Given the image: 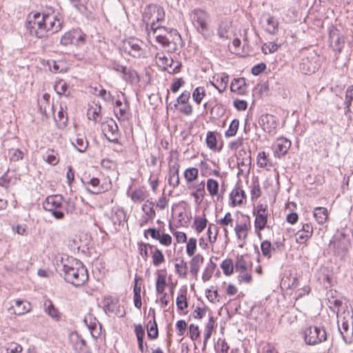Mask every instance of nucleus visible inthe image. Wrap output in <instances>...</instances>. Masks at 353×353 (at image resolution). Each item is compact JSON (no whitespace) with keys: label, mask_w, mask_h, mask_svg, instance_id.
Instances as JSON below:
<instances>
[{"label":"nucleus","mask_w":353,"mask_h":353,"mask_svg":"<svg viewBox=\"0 0 353 353\" xmlns=\"http://www.w3.org/2000/svg\"><path fill=\"white\" fill-rule=\"evenodd\" d=\"M101 108L99 104L93 103L90 105V107L87 112L88 118L90 120H92L95 122L98 121L100 118Z\"/></svg>","instance_id":"nucleus-34"},{"label":"nucleus","mask_w":353,"mask_h":353,"mask_svg":"<svg viewBox=\"0 0 353 353\" xmlns=\"http://www.w3.org/2000/svg\"><path fill=\"white\" fill-rule=\"evenodd\" d=\"M141 279L139 276H138L137 275H135L134 286V290H133V291H134V306L138 309H140L142 305L141 296V285H138V281Z\"/></svg>","instance_id":"nucleus-31"},{"label":"nucleus","mask_w":353,"mask_h":353,"mask_svg":"<svg viewBox=\"0 0 353 353\" xmlns=\"http://www.w3.org/2000/svg\"><path fill=\"white\" fill-rule=\"evenodd\" d=\"M239 121L238 119H233L230 123L228 129L225 132V137H232L236 135L239 129Z\"/></svg>","instance_id":"nucleus-49"},{"label":"nucleus","mask_w":353,"mask_h":353,"mask_svg":"<svg viewBox=\"0 0 353 353\" xmlns=\"http://www.w3.org/2000/svg\"><path fill=\"white\" fill-rule=\"evenodd\" d=\"M215 268L216 264L214 263L212 261H210V263L207 265L202 275V279L204 282H206L210 279Z\"/></svg>","instance_id":"nucleus-50"},{"label":"nucleus","mask_w":353,"mask_h":353,"mask_svg":"<svg viewBox=\"0 0 353 353\" xmlns=\"http://www.w3.org/2000/svg\"><path fill=\"white\" fill-rule=\"evenodd\" d=\"M54 90L59 95H67L68 85L65 81L59 80L54 85Z\"/></svg>","instance_id":"nucleus-52"},{"label":"nucleus","mask_w":353,"mask_h":353,"mask_svg":"<svg viewBox=\"0 0 353 353\" xmlns=\"http://www.w3.org/2000/svg\"><path fill=\"white\" fill-rule=\"evenodd\" d=\"M329 39L330 46L333 50L338 54L341 53L345 45L343 36L340 34L337 29L333 28L330 30Z\"/></svg>","instance_id":"nucleus-11"},{"label":"nucleus","mask_w":353,"mask_h":353,"mask_svg":"<svg viewBox=\"0 0 353 353\" xmlns=\"http://www.w3.org/2000/svg\"><path fill=\"white\" fill-rule=\"evenodd\" d=\"M217 224H219L224 230L225 234L227 235L228 231L227 227L228 225L232 226L233 219L230 212H227L223 219L216 221Z\"/></svg>","instance_id":"nucleus-41"},{"label":"nucleus","mask_w":353,"mask_h":353,"mask_svg":"<svg viewBox=\"0 0 353 353\" xmlns=\"http://www.w3.org/2000/svg\"><path fill=\"white\" fill-rule=\"evenodd\" d=\"M190 97V92L185 90L176 99V103L174 104V108H171L176 109L179 104L188 103Z\"/></svg>","instance_id":"nucleus-57"},{"label":"nucleus","mask_w":353,"mask_h":353,"mask_svg":"<svg viewBox=\"0 0 353 353\" xmlns=\"http://www.w3.org/2000/svg\"><path fill=\"white\" fill-rule=\"evenodd\" d=\"M146 30L148 36H152L154 39H157L159 34L163 36L165 34H170V30L164 26H158L156 23H152L148 26H146Z\"/></svg>","instance_id":"nucleus-22"},{"label":"nucleus","mask_w":353,"mask_h":353,"mask_svg":"<svg viewBox=\"0 0 353 353\" xmlns=\"http://www.w3.org/2000/svg\"><path fill=\"white\" fill-rule=\"evenodd\" d=\"M218 228L216 225L213 223L209 224L208 228V240L210 243H214L216 240L217 235H218Z\"/></svg>","instance_id":"nucleus-53"},{"label":"nucleus","mask_w":353,"mask_h":353,"mask_svg":"<svg viewBox=\"0 0 353 353\" xmlns=\"http://www.w3.org/2000/svg\"><path fill=\"white\" fill-rule=\"evenodd\" d=\"M206 187L211 196L216 197L217 201L222 198L221 194L219 193V185L217 181L213 179H208L207 180Z\"/></svg>","instance_id":"nucleus-28"},{"label":"nucleus","mask_w":353,"mask_h":353,"mask_svg":"<svg viewBox=\"0 0 353 353\" xmlns=\"http://www.w3.org/2000/svg\"><path fill=\"white\" fill-rule=\"evenodd\" d=\"M165 275L158 272L156 282V290L157 293H163L166 285Z\"/></svg>","instance_id":"nucleus-47"},{"label":"nucleus","mask_w":353,"mask_h":353,"mask_svg":"<svg viewBox=\"0 0 353 353\" xmlns=\"http://www.w3.org/2000/svg\"><path fill=\"white\" fill-rule=\"evenodd\" d=\"M234 270L239 274H243L248 270L249 263L245 260L243 256H238L236 259Z\"/></svg>","instance_id":"nucleus-36"},{"label":"nucleus","mask_w":353,"mask_h":353,"mask_svg":"<svg viewBox=\"0 0 353 353\" xmlns=\"http://www.w3.org/2000/svg\"><path fill=\"white\" fill-rule=\"evenodd\" d=\"M221 268L223 270V273L227 276L231 275L234 270V266L231 259L224 260L221 263Z\"/></svg>","instance_id":"nucleus-51"},{"label":"nucleus","mask_w":353,"mask_h":353,"mask_svg":"<svg viewBox=\"0 0 353 353\" xmlns=\"http://www.w3.org/2000/svg\"><path fill=\"white\" fill-rule=\"evenodd\" d=\"M179 164L177 162H173L169 164L168 183L172 188H176L179 184Z\"/></svg>","instance_id":"nucleus-19"},{"label":"nucleus","mask_w":353,"mask_h":353,"mask_svg":"<svg viewBox=\"0 0 353 353\" xmlns=\"http://www.w3.org/2000/svg\"><path fill=\"white\" fill-rule=\"evenodd\" d=\"M8 154L12 161H18L23 158V152L19 149L12 148L9 150Z\"/></svg>","instance_id":"nucleus-55"},{"label":"nucleus","mask_w":353,"mask_h":353,"mask_svg":"<svg viewBox=\"0 0 353 353\" xmlns=\"http://www.w3.org/2000/svg\"><path fill=\"white\" fill-rule=\"evenodd\" d=\"M68 207L65 206L64 200L59 194L48 196L43 203V209L49 212L51 215L57 220L63 219L65 212L72 211L74 209V203L72 201H67Z\"/></svg>","instance_id":"nucleus-3"},{"label":"nucleus","mask_w":353,"mask_h":353,"mask_svg":"<svg viewBox=\"0 0 353 353\" xmlns=\"http://www.w3.org/2000/svg\"><path fill=\"white\" fill-rule=\"evenodd\" d=\"M54 119L56 122L59 123L60 125H65L68 121L67 112L63 108L61 105H60L59 110L57 113V116L54 117Z\"/></svg>","instance_id":"nucleus-56"},{"label":"nucleus","mask_w":353,"mask_h":353,"mask_svg":"<svg viewBox=\"0 0 353 353\" xmlns=\"http://www.w3.org/2000/svg\"><path fill=\"white\" fill-rule=\"evenodd\" d=\"M205 194V183L204 181H202L197 185L196 190L192 192L191 195L194 198L196 202L200 203L203 201Z\"/></svg>","instance_id":"nucleus-43"},{"label":"nucleus","mask_w":353,"mask_h":353,"mask_svg":"<svg viewBox=\"0 0 353 353\" xmlns=\"http://www.w3.org/2000/svg\"><path fill=\"white\" fill-rule=\"evenodd\" d=\"M261 250L264 256L270 259L272 256V252L274 250L271 243L269 241H263L261 243Z\"/></svg>","instance_id":"nucleus-45"},{"label":"nucleus","mask_w":353,"mask_h":353,"mask_svg":"<svg viewBox=\"0 0 353 353\" xmlns=\"http://www.w3.org/2000/svg\"><path fill=\"white\" fill-rule=\"evenodd\" d=\"M176 304L179 310H183L188 307L186 291L178 295L176 300Z\"/></svg>","instance_id":"nucleus-54"},{"label":"nucleus","mask_w":353,"mask_h":353,"mask_svg":"<svg viewBox=\"0 0 353 353\" xmlns=\"http://www.w3.org/2000/svg\"><path fill=\"white\" fill-rule=\"evenodd\" d=\"M259 123L263 130L271 134H274L277 128L276 118L272 114H263L259 120Z\"/></svg>","instance_id":"nucleus-12"},{"label":"nucleus","mask_w":353,"mask_h":353,"mask_svg":"<svg viewBox=\"0 0 353 353\" xmlns=\"http://www.w3.org/2000/svg\"><path fill=\"white\" fill-rule=\"evenodd\" d=\"M268 221V216L267 214H256L255 221H254V226L256 230L259 231L263 230Z\"/></svg>","instance_id":"nucleus-44"},{"label":"nucleus","mask_w":353,"mask_h":353,"mask_svg":"<svg viewBox=\"0 0 353 353\" xmlns=\"http://www.w3.org/2000/svg\"><path fill=\"white\" fill-rule=\"evenodd\" d=\"M339 330L346 344H351L353 342V323L351 325L345 318H339Z\"/></svg>","instance_id":"nucleus-10"},{"label":"nucleus","mask_w":353,"mask_h":353,"mask_svg":"<svg viewBox=\"0 0 353 353\" xmlns=\"http://www.w3.org/2000/svg\"><path fill=\"white\" fill-rule=\"evenodd\" d=\"M228 80L229 76L226 73H222L220 77L216 79V83L211 82V83L217 89L219 93H222L227 88Z\"/></svg>","instance_id":"nucleus-29"},{"label":"nucleus","mask_w":353,"mask_h":353,"mask_svg":"<svg viewBox=\"0 0 353 353\" xmlns=\"http://www.w3.org/2000/svg\"><path fill=\"white\" fill-rule=\"evenodd\" d=\"M208 223L207 219L203 216H198L194 219L195 230L197 233H201L206 228Z\"/></svg>","instance_id":"nucleus-46"},{"label":"nucleus","mask_w":353,"mask_h":353,"mask_svg":"<svg viewBox=\"0 0 353 353\" xmlns=\"http://www.w3.org/2000/svg\"><path fill=\"white\" fill-rule=\"evenodd\" d=\"M30 307V304L28 302L18 299L14 301V305H12L9 308V312L20 316L28 312Z\"/></svg>","instance_id":"nucleus-21"},{"label":"nucleus","mask_w":353,"mask_h":353,"mask_svg":"<svg viewBox=\"0 0 353 353\" xmlns=\"http://www.w3.org/2000/svg\"><path fill=\"white\" fill-rule=\"evenodd\" d=\"M263 26L268 32L274 34L278 31L279 22L274 17L268 15L265 18Z\"/></svg>","instance_id":"nucleus-27"},{"label":"nucleus","mask_w":353,"mask_h":353,"mask_svg":"<svg viewBox=\"0 0 353 353\" xmlns=\"http://www.w3.org/2000/svg\"><path fill=\"white\" fill-rule=\"evenodd\" d=\"M148 336L152 339L158 336L157 324L154 321L153 323L150 322L148 325Z\"/></svg>","instance_id":"nucleus-60"},{"label":"nucleus","mask_w":353,"mask_h":353,"mask_svg":"<svg viewBox=\"0 0 353 353\" xmlns=\"http://www.w3.org/2000/svg\"><path fill=\"white\" fill-rule=\"evenodd\" d=\"M216 137L213 132H208L206 137V143L209 148L214 149L216 147Z\"/></svg>","instance_id":"nucleus-61"},{"label":"nucleus","mask_w":353,"mask_h":353,"mask_svg":"<svg viewBox=\"0 0 353 353\" xmlns=\"http://www.w3.org/2000/svg\"><path fill=\"white\" fill-rule=\"evenodd\" d=\"M291 145V142L288 139L281 137L277 139L274 143L275 155L280 158L285 154Z\"/></svg>","instance_id":"nucleus-18"},{"label":"nucleus","mask_w":353,"mask_h":353,"mask_svg":"<svg viewBox=\"0 0 353 353\" xmlns=\"http://www.w3.org/2000/svg\"><path fill=\"white\" fill-rule=\"evenodd\" d=\"M196 248V239L190 238L187 243L186 252L188 256H192L194 255Z\"/></svg>","instance_id":"nucleus-62"},{"label":"nucleus","mask_w":353,"mask_h":353,"mask_svg":"<svg viewBox=\"0 0 353 353\" xmlns=\"http://www.w3.org/2000/svg\"><path fill=\"white\" fill-rule=\"evenodd\" d=\"M250 228V221L249 216L243 217V220L241 223H236L234 228V232L237 239L243 242L248 236V231Z\"/></svg>","instance_id":"nucleus-15"},{"label":"nucleus","mask_w":353,"mask_h":353,"mask_svg":"<svg viewBox=\"0 0 353 353\" xmlns=\"http://www.w3.org/2000/svg\"><path fill=\"white\" fill-rule=\"evenodd\" d=\"M123 51L130 56L137 59H143L147 57L145 44L136 38H130L123 43Z\"/></svg>","instance_id":"nucleus-5"},{"label":"nucleus","mask_w":353,"mask_h":353,"mask_svg":"<svg viewBox=\"0 0 353 353\" xmlns=\"http://www.w3.org/2000/svg\"><path fill=\"white\" fill-rule=\"evenodd\" d=\"M245 192L243 190H236L235 192L231 193L232 203L234 206L241 205L243 202Z\"/></svg>","instance_id":"nucleus-48"},{"label":"nucleus","mask_w":353,"mask_h":353,"mask_svg":"<svg viewBox=\"0 0 353 353\" xmlns=\"http://www.w3.org/2000/svg\"><path fill=\"white\" fill-rule=\"evenodd\" d=\"M154 246H153L149 243H142L140 245L139 253L145 261L147 260V259L149 256V250H150V252H151L152 250H154Z\"/></svg>","instance_id":"nucleus-58"},{"label":"nucleus","mask_w":353,"mask_h":353,"mask_svg":"<svg viewBox=\"0 0 353 353\" xmlns=\"http://www.w3.org/2000/svg\"><path fill=\"white\" fill-rule=\"evenodd\" d=\"M83 322L90 330L93 337H97V336L99 335L100 331L98 330V327H99V330H101V325L97 318L91 312H88L85 314L83 319Z\"/></svg>","instance_id":"nucleus-14"},{"label":"nucleus","mask_w":353,"mask_h":353,"mask_svg":"<svg viewBox=\"0 0 353 353\" xmlns=\"http://www.w3.org/2000/svg\"><path fill=\"white\" fill-rule=\"evenodd\" d=\"M313 234V227L311 223H305L302 228L295 234L296 243L302 244L305 243Z\"/></svg>","instance_id":"nucleus-16"},{"label":"nucleus","mask_w":353,"mask_h":353,"mask_svg":"<svg viewBox=\"0 0 353 353\" xmlns=\"http://www.w3.org/2000/svg\"><path fill=\"white\" fill-rule=\"evenodd\" d=\"M304 339L310 345H315L327 339L326 332L323 327H309L304 331Z\"/></svg>","instance_id":"nucleus-6"},{"label":"nucleus","mask_w":353,"mask_h":353,"mask_svg":"<svg viewBox=\"0 0 353 353\" xmlns=\"http://www.w3.org/2000/svg\"><path fill=\"white\" fill-rule=\"evenodd\" d=\"M121 78L127 83L133 84L139 81V77L135 70L125 66V72H121Z\"/></svg>","instance_id":"nucleus-24"},{"label":"nucleus","mask_w":353,"mask_h":353,"mask_svg":"<svg viewBox=\"0 0 353 353\" xmlns=\"http://www.w3.org/2000/svg\"><path fill=\"white\" fill-rule=\"evenodd\" d=\"M22 350V347L17 343L8 344L6 348L7 353H19Z\"/></svg>","instance_id":"nucleus-64"},{"label":"nucleus","mask_w":353,"mask_h":353,"mask_svg":"<svg viewBox=\"0 0 353 353\" xmlns=\"http://www.w3.org/2000/svg\"><path fill=\"white\" fill-rule=\"evenodd\" d=\"M313 216L316 221L323 225L327 219L328 213L327 210L323 207H317L314 209Z\"/></svg>","instance_id":"nucleus-30"},{"label":"nucleus","mask_w":353,"mask_h":353,"mask_svg":"<svg viewBox=\"0 0 353 353\" xmlns=\"http://www.w3.org/2000/svg\"><path fill=\"white\" fill-rule=\"evenodd\" d=\"M61 263L64 279L68 283L78 287L88 281L87 269L79 260L68 257L66 259H62Z\"/></svg>","instance_id":"nucleus-2"},{"label":"nucleus","mask_w":353,"mask_h":353,"mask_svg":"<svg viewBox=\"0 0 353 353\" xmlns=\"http://www.w3.org/2000/svg\"><path fill=\"white\" fill-rule=\"evenodd\" d=\"M103 310L106 314L114 313L118 307L119 299L112 296H105L103 300Z\"/></svg>","instance_id":"nucleus-23"},{"label":"nucleus","mask_w":353,"mask_h":353,"mask_svg":"<svg viewBox=\"0 0 353 353\" xmlns=\"http://www.w3.org/2000/svg\"><path fill=\"white\" fill-rule=\"evenodd\" d=\"M71 143L79 152H84L88 147V141L81 134H77L75 137L72 138Z\"/></svg>","instance_id":"nucleus-26"},{"label":"nucleus","mask_w":353,"mask_h":353,"mask_svg":"<svg viewBox=\"0 0 353 353\" xmlns=\"http://www.w3.org/2000/svg\"><path fill=\"white\" fill-rule=\"evenodd\" d=\"M143 21L148 26L152 23H158L164 20L165 12L162 7L149 6L145 8L143 13Z\"/></svg>","instance_id":"nucleus-8"},{"label":"nucleus","mask_w":353,"mask_h":353,"mask_svg":"<svg viewBox=\"0 0 353 353\" xmlns=\"http://www.w3.org/2000/svg\"><path fill=\"white\" fill-rule=\"evenodd\" d=\"M85 185L86 190L92 194H99L105 192L106 188L101 184L100 180L98 178L93 177L88 181H83Z\"/></svg>","instance_id":"nucleus-20"},{"label":"nucleus","mask_w":353,"mask_h":353,"mask_svg":"<svg viewBox=\"0 0 353 353\" xmlns=\"http://www.w3.org/2000/svg\"><path fill=\"white\" fill-rule=\"evenodd\" d=\"M188 16L189 19L196 31L203 36H205L209 29V14L203 9L195 8L189 12Z\"/></svg>","instance_id":"nucleus-4"},{"label":"nucleus","mask_w":353,"mask_h":353,"mask_svg":"<svg viewBox=\"0 0 353 353\" xmlns=\"http://www.w3.org/2000/svg\"><path fill=\"white\" fill-rule=\"evenodd\" d=\"M155 39L157 43L165 48L168 47L171 42L176 43L177 41L181 40V36L176 29H170V34H165L163 36L159 34Z\"/></svg>","instance_id":"nucleus-13"},{"label":"nucleus","mask_w":353,"mask_h":353,"mask_svg":"<svg viewBox=\"0 0 353 353\" xmlns=\"http://www.w3.org/2000/svg\"><path fill=\"white\" fill-rule=\"evenodd\" d=\"M62 23L61 17L54 11L31 12L27 16L26 28L30 35L43 39L61 30Z\"/></svg>","instance_id":"nucleus-1"},{"label":"nucleus","mask_w":353,"mask_h":353,"mask_svg":"<svg viewBox=\"0 0 353 353\" xmlns=\"http://www.w3.org/2000/svg\"><path fill=\"white\" fill-rule=\"evenodd\" d=\"M230 90L238 94H244L246 92L245 79L244 78L234 79L230 85Z\"/></svg>","instance_id":"nucleus-25"},{"label":"nucleus","mask_w":353,"mask_h":353,"mask_svg":"<svg viewBox=\"0 0 353 353\" xmlns=\"http://www.w3.org/2000/svg\"><path fill=\"white\" fill-rule=\"evenodd\" d=\"M86 35L80 29H73L65 32L60 39L62 46L74 45L80 46L85 43Z\"/></svg>","instance_id":"nucleus-7"},{"label":"nucleus","mask_w":353,"mask_h":353,"mask_svg":"<svg viewBox=\"0 0 353 353\" xmlns=\"http://www.w3.org/2000/svg\"><path fill=\"white\" fill-rule=\"evenodd\" d=\"M70 341L73 350L77 353H86L87 345L84 339L77 333H72L70 336Z\"/></svg>","instance_id":"nucleus-17"},{"label":"nucleus","mask_w":353,"mask_h":353,"mask_svg":"<svg viewBox=\"0 0 353 353\" xmlns=\"http://www.w3.org/2000/svg\"><path fill=\"white\" fill-rule=\"evenodd\" d=\"M155 61L157 64L164 70H168V68H171L173 63V60L163 53H157L155 56Z\"/></svg>","instance_id":"nucleus-32"},{"label":"nucleus","mask_w":353,"mask_h":353,"mask_svg":"<svg viewBox=\"0 0 353 353\" xmlns=\"http://www.w3.org/2000/svg\"><path fill=\"white\" fill-rule=\"evenodd\" d=\"M199 171L195 168L186 169L184 172V177L188 181H192L198 176Z\"/></svg>","instance_id":"nucleus-59"},{"label":"nucleus","mask_w":353,"mask_h":353,"mask_svg":"<svg viewBox=\"0 0 353 353\" xmlns=\"http://www.w3.org/2000/svg\"><path fill=\"white\" fill-rule=\"evenodd\" d=\"M153 207V202L149 200H147L142 205V210L144 212L145 216L150 219V221H152L156 216Z\"/></svg>","instance_id":"nucleus-38"},{"label":"nucleus","mask_w":353,"mask_h":353,"mask_svg":"<svg viewBox=\"0 0 353 353\" xmlns=\"http://www.w3.org/2000/svg\"><path fill=\"white\" fill-rule=\"evenodd\" d=\"M229 28L230 26L227 23L221 22L217 30L219 37L221 39H227Z\"/></svg>","instance_id":"nucleus-63"},{"label":"nucleus","mask_w":353,"mask_h":353,"mask_svg":"<svg viewBox=\"0 0 353 353\" xmlns=\"http://www.w3.org/2000/svg\"><path fill=\"white\" fill-rule=\"evenodd\" d=\"M206 94L205 88L203 86L196 88L192 92V99L194 101L199 105L201 104L203 97Z\"/></svg>","instance_id":"nucleus-42"},{"label":"nucleus","mask_w":353,"mask_h":353,"mask_svg":"<svg viewBox=\"0 0 353 353\" xmlns=\"http://www.w3.org/2000/svg\"><path fill=\"white\" fill-rule=\"evenodd\" d=\"M44 311L52 318L59 319V312L50 300H46L43 304Z\"/></svg>","instance_id":"nucleus-40"},{"label":"nucleus","mask_w":353,"mask_h":353,"mask_svg":"<svg viewBox=\"0 0 353 353\" xmlns=\"http://www.w3.org/2000/svg\"><path fill=\"white\" fill-rule=\"evenodd\" d=\"M203 257L201 254H196L192 257L190 262V273L196 277L201 265L203 263Z\"/></svg>","instance_id":"nucleus-33"},{"label":"nucleus","mask_w":353,"mask_h":353,"mask_svg":"<svg viewBox=\"0 0 353 353\" xmlns=\"http://www.w3.org/2000/svg\"><path fill=\"white\" fill-rule=\"evenodd\" d=\"M43 159L48 163L55 165L59 161V158L57 152L53 150H48L46 153L43 155Z\"/></svg>","instance_id":"nucleus-37"},{"label":"nucleus","mask_w":353,"mask_h":353,"mask_svg":"<svg viewBox=\"0 0 353 353\" xmlns=\"http://www.w3.org/2000/svg\"><path fill=\"white\" fill-rule=\"evenodd\" d=\"M176 273L179 277L186 278L188 275V265L187 263L182 259H176L174 264Z\"/></svg>","instance_id":"nucleus-35"},{"label":"nucleus","mask_w":353,"mask_h":353,"mask_svg":"<svg viewBox=\"0 0 353 353\" xmlns=\"http://www.w3.org/2000/svg\"><path fill=\"white\" fill-rule=\"evenodd\" d=\"M152 254V263L157 267L165 261V256L161 250L154 247V250L150 252Z\"/></svg>","instance_id":"nucleus-39"},{"label":"nucleus","mask_w":353,"mask_h":353,"mask_svg":"<svg viewBox=\"0 0 353 353\" xmlns=\"http://www.w3.org/2000/svg\"><path fill=\"white\" fill-rule=\"evenodd\" d=\"M101 128L103 134L109 141L118 143L119 131L114 120L112 119H108L102 123Z\"/></svg>","instance_id":"nucleus-9"}]
</instances>
